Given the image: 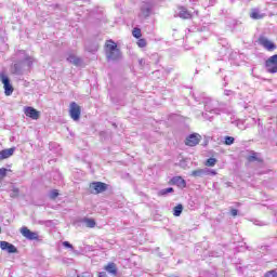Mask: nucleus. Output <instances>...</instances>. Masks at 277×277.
<instances>
[{"instance_id": "obj_1", "label": "nucleus", "mask_w": 277, "mask_h": 277, "mask_svg": "<svg viewBox=\"0 0 277 277\" xmlns=\"http://www.w3.org/2000/svg\"><path fill=\"white\" fill-rule=\"evenodd\" d=\"M104 51L106 55V60L110 62H118L122 57V52L118 49V43L114 40H106L104 44Z\"/></svg>"}, {"instance_id": "obj_2", "label": "nucleus", "mask_w": 277, "mask_h": 277, "mask_svg": "<svg viewBox=\"0 0 277 277\" xmlns=\"http://www.w3.org/2000/svg\"><path fill=\"white\" fill-rule=\"evenodd\" d=\"M258 43L263 47L266 51H276L277 47L276 43H274L272 40H268L265 36H260L258 38Z\"/></svg>"}, {"instance_id": "obj_3", "label": "nucleus", "mask_w": 277, "mask_h": 277, "mask_svg": "<svg viewBox=\"0 0 277 277\" xmlns=\"http://www.w3.org/2000/svg\"><path fill=\"white\" fill-rule=\"evenodd\" d=\"M265 68L267 72L271 75H276L277 72V54H274L273 56L268 57L265 61Z\"/></svg>"}, {"instance_id": "obj_4", "label": "nucleus", "mask_w": 277, "mask_h": 277, "mask_svg": "<svg viewBox=\"0 0 277 277\" xmlns=\"http://www.w3.org/2000/svg\"><path fill=\"white\" fill-rule=\"evenodd\" d=\"M0 79L3 83L5 96H12V94L14 93V87H12V83H10V78L2 72L0 74Z\"/></svg>"}, {"instance_id": "obj_5", "label": "nucleus", "mask_w": 277, "mask_h": 277, "mask_svg": "<svg viewBox=\"0 0 277 277\" xmlns=\"http://www.w3.org/2000/svg\"><path fill=\"white\" fill-rule=\"evenodd\" d=\"M69 116L76 122L81 118V106H79V104H77V102H71L69 104Z\"/></svg>"}, {"instance_id": "obj_6", "label": "nucleus", "mask_w": 277, "mask_h": 277, "mask_svg": "<svg viewBox=\"0 0 277 277\" xmlns=\"http://www.w3.org/2000/svg\"><path fill=\"white\" fill-rule=\"evenodd\" d=\"M19 233L23 235V237H25V239H28L29 241H38L39 239L38 233L31 232L25 226L19 229Z\"/></svg>"}, {"instance_id": "obj_7", "label": "nucleus", "mask_w": 277, "mask_h": 277, "mask_svg": "<svg viewBox=\"0 0 277 277\" xmlns=\"http://www.w3.org/2000/svg\"><path fill=\"white\" fill-rule=\"evenodd\" d=\"M201 138L202 137L200 136V134H190L186 137L185 145L190 147L198 146V144H200Z\"/></svg>"}, {"instance_id": "obj_8", "label": "nucleus", "mask_w": 277, "mask_h": 277, "mask_svg": "<svg viewBox=\"0 0 277 277\" xmlns=\"http://www.w3.org/2000/svg\"><path fill=\"white\" fill-rule=\"evenodd\" d=\"M108 185L104 182H92L90 184V188L94 190V194H103V192H107Z\"/></svg>"}, {"instance_id": "obj_9", "label": "nucleus", "mask_w": 277, "mask_h": 277, "mask_svg": "<svg viewBox=\"0 0 277 277\" xmlns=\"http://www.w3.org/2000/svg\"><path fill=\"white\" fill-rule=\"evenodd\" d=\"M24 114L27 118H31V120H38L40 118V111L31 106H26L24 108Z\"/></svg>"}, {"instance_id": "obj_10", "label": "nucleus", "mask_w": 277, "mask_h": 277, "mask_svg": "<svg viewBox=\"0 0 277 277\" xmlns=\"http://www.w3.org/2000/svg\"><path fill=\"white\" fill-rule=\"evenodd\" d=\"M0 248L1 250H6L9 254H16V252H18V249H16L14 245L8 241H0Z\"/></svg>"}, {"instance_id": "obj_11", "label": "nucleus", "mask_w": 277, "mask_h": 277, "mask_svg": "<svg viewBox=\"0 0 277 277\" xmlns=\"http://www.w3.org/2000/svg\"><path fill=\"white\" fill-rule=\"evenodd\" d=\"M177 10H179V17L183 18L184 21H189L190 18L194 17V15L185 6H179Z\"/></svg>"}, {"instance_id": "obj_12", "label": "nucleus", "mask_w": 277, "mask_h": 277, "mask_svg": "<svg viewBox=\"0 0 277 277\" xmlns=\"http://www.w3.org/2000/svg\"><path fill=\"white\" fill-rule=\"evenodd\" d=\"M171 185H176L177 187H181L182 189H185L187 187V182L182 176H174L169 182Z\"/></svg>"}, {"instance_id": "obj_13", "label": "nucleus", "mask_w": 277, "mask_h": 277, "mask_svg": "<svg viewBox=\"0 0 277 277\" xmlns=\"http://www.w3.org/2000/svg\"><path fill=\"white\" fill-rule=\"evenodd\" d=\"M14 150H16L14 147L0 150V161H3V159H10V157L14 155Z\"/></svg>"}, {"instance_id": "obj_14", "label": "nucleus", "mask_w": 277, "mask_h": 277, "mask_svg": "<svg viewBox=\"0 0 277 277\" xmlns=\"http://www.w3.org/2000/svg\"><path fill=\"white\" fill-rule=\"evenodd\" d=\"M104 269L111 274V276H118V266H116V263L110 262L104 266Z\"/></svg>"}, {"instance_id": "obj_15", "label": "nucleus", "mask_w": 277, "mask_h": 277, "mask_svg": "<svg viewBox=\"0 0 277 277\" xmlns=\"http://www.w3.org/2000/svg\"><path fill=\"white\" fill-rule=\"evenodd\" d=\"M250 18H252L253 21H261L262 18H265V13H261L259 12V10L252 9L250 13Z\"/></svg>"}, {"instance_id": "obj_16", "label": "nucleus", "mask_w": 277, "mask_h": 277, "mask_svg": "<svg viewBox=\"0 0 277 277\" xmlns=\"http://www.w3.org/2000/svg\"><path fill=\"white\" fill-rule=\"evenodd\" d=\"M247 161H249V163H252L254 161L263 163V158H259V154L256 151H252L251 155L248 156Z\"/></svg>"}, {"instance_id": "obj_17", "label": "nucleus", "mask_w": 277, "mask_h": 277, "mask_svg": "<svg viewBox=\"0 0 277 277\" xmlns=\"http://www.w3.org/2000/svg\"><path fill=\"white\" fill-rule=\"evenodd\" d=\"M67 62L74 64V66H81V58L75 56V54H69L67 57Z\"/></svg>"}, {"instance_id": "obj_18", "label": "nucleus", "mask_w": 277, "mask_h": 277, "mask_svg": "<svg viewBox=\"0 0 277 277\" xmlns=\"http://www.w3.org/2000/svg\"><path fill=\"white\" fill-rule=\"evenodd\" d=\"M181 213H183V205L179 203L173 208L174 217H180Z\"/></svg>"}, {"instance_id": "obj_19", "label": "nucleus", "mask_w": 277, "mask_h": 277, "mask_svg": "<svg viewBox=\"0 0 277 277\" xmlns=\"http://www.w3.org/2000/svg\"><path fill=\"white\" fill-rule=\"evenodd\" d=\"M84 224L87 225V228H95L96 221L94 219H84Z\"/></svg>"}, {"instance_id": "obj_20", "label": "nucleus", "mask_w": 277, "mask_h": 277, "mask_svg": "<svg viewBox=\"0 0 277 277\" xmlns=\"http://www.w3.org/2000/svg\"><path fill=\"white\" fill-rule=\"evenodd\" d=\"M215 163H217V159L215 158H209L205 166H207V168H213L215 166Z\"/></svg>"}, {"instance_id": "obj_21", "label": "nucleus", "mask_w": 277, "mask_h": 277, "mask_svg": "<svg viewBox=\"0 0 277 277\" xmlns=\"http://www.w3.org/2000/svg\"><path fill=\"white\" fill-rule=\"evenodd\" d=\"M8 172H12V170H8L5 168H0V183L8 176Z\"/></svg>"}, {"instance_id": "obj_22", "label": "nucleus", "mask_w": 277, "mask_h": 277, "mask_svg": "<svg viewBox=\"0 0 277 277\" xmlns=\"http://www.w3.org/2000/svg\"><path fill=\"white\" fill-rule=\"evenodd\" d=\"M132 36H133V38H136L137 40H140V38H142V29L134 28L132 30Z\"/></svg>"}, {"instance_id": "obj_23", "label": "nucleus", "mask_w": 277, "mask_h": 277, "mask_svg": "<svg viewBox=\"0 0 277 277\" xmlns=\"http://www.w3.org/2000/svg\"><path fill=\"white\" fill-rule=\"evenodd\" d=\"M174 192V188L172 187H169V188H164V189H161L159 193H158V196H166L168 194H172Z\"/></svg>"}, {"instance_id": "obj_24", "label": "nucleus", "mask_w": 277, "mask_h": 277, "mask_svg": "<svg viewBox=\"0 0 277 277\" xmlns=\"http://www.w3.org/2000/svg\"><path fill=\"white\" fill-rule=\"evenodd\" d=\"M205 172H206L205 169H197L192 171V176H195L197 179L198 176H202Z\"/></svg>"}, {"instance_id": "obj_25", "label": "nucleus", "mask_w": 277, "mask_h": 277, "mask_svg": "<svg viewBox=\"0 0 277 277\" xmlns=\"http://www.w3.org/2000/svg\"><path fill=\"white\" fill-rule=\"evenodd\" d=\"M225 144H226V146H232V144H235V137L226 136L225 137Z\"/></svg>"}, {"instance_id": "obj_26", "label": "nucleus", "mask_w": 277, "mask_h": 277, "mask_svg": "<svg viewBox=\"0 0 277 277\" xmlns=\"http://www.w3.org/2000/svg\"><path fill=\"white\" fill-rule=\"evenodd\" d=\"M57 196H60V192L57 189H53L50 194L51 200H55V198H57Z\"/></svg>"}, {"instance_id": "obj_27", "label": "nucleus", "mask_w": 277, "mask_h": 277, "mask_svg": "<svg viewBox=\"0 0 277 277\" xmlns=\"http://www.w3.org/2000/svg\"><path fill=\"white\" fill-rule=\"evenodd\" d=\"M146 44H147L146 39H138L137 47H140L141 49H144Z\"/></svg>"}, {"instance_id": "obj_28", "label": "nucleus", "mask_w": 277, "mask_h": 277, "mask_svg": "<svg viewBox=\"0 0 277 277\" xmlns=\"http://www.w3.org/2000/svg\"><path fill=\"white\" fill-rule=\"evenodd\" d=\"M264 277H277L276 271H268L265 273Z\"/></svg>"}, {"instance_id": "obj_29", "label": "nucleus", "mask_w": 277, "mask_h": 277, "mask_svg": "<svg viewBox=\"0 0 277 277\" xmlns=\"http://www.w3.org/2000/svg\"><path fill=\"white\" fill-rule=\"evenodd\" d=\"M142 13L144 16H150V8H143Z\"/></svg>"}, {"instance_id": "obj_30", "label": "nucleus", "mask_w": 277, "mask_h": 277, "mask_svg": "<svg viewBox=\"0 0 277 277\" xmlns=\"http://www.w3.org/2000/svg\"><path fill=\"white\" fill-rule=\"evenodd\" d=\"M12 192H13V194L11 195V197L12 198H17L18 192H19L18 188H13Z\"/></svg>"}, {"instance_id": "obj_31", "label": "nucleus", "mask_w": 277, "mask_h": 277, "mask_svg": "<svg viewBox=\"0 0 277 277\" xmlns=\"http://www.w3.org/2000/svg\"><path fill=\"white\" fill-rule=\"evenodd\" d=\"M230 213H232L233 217H237L238 211H237V209H232Z\"/></svg>"}, {"instance_id": "obj_32", "label": "nucleus", "mask_w": 277, "mask_h": 277, "mask_svg": "<svg viewBox=\"0 0 277 277\" xmlns=\"http://www.w3.org/2000/svg\"><path fill=\"white\" fill-rule=\"evenodd\" d=\"M63 246H64L65 248H72V246H71L70 242H68V241H64V242H63Z\"/></svg>"}, {"instance_id": "obj_33", "label": "nucleus", "mask_w": 277, "mask_h": 277, "mask_svg": "<svg viewBox=\"0 0 277 277\" xmlns=\"http://www.w3.org/2000/svg\"><path fill=\"white\" fill-rule=\"evenodd\" d=\"M97 277H108V276H107V273H105V272H100L98 275H97Z\"/></svg>"}, {"instance_id": "obj_34", "label": "nucleus", "mask_w": 277, "mask_h": 277, "mask_svg": "<svg viewBox=\"0 0 277 277\" xmlns=\"http://www.w3.org/2000/svg\"><path fill=\"white\" fill-rule=\"evenodd\" d=\"M209 174H212V176H215V174H217V172H215V170L209 171Z\"/></svg>"}, {"instance_id": "obj_35", "label": "nucleus", "mask_w": 277, "mask_h": 277, "mask_svg": "<svg viewBox=\"0 0 277 277\" xmlns=\"http://www.w3.org/2000/svg\"><path fill=\"white\" fill-rule=\"evenodd\" d=\"M2 233V229H1V227H0V234Z\"/></svg>"}]
</instances>
